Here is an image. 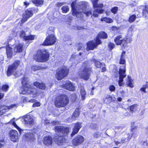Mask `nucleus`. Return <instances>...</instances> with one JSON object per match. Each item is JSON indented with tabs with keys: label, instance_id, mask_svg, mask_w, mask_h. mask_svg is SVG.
Segmentation results:
<instances>
[{
	"label": "nucleus",
	"instance_id": "nucleus-1",
	"mask_svg": "<svg viewBox=\"0 0 148 148\" xmlns=\"http://www.w3.org/2000/svg\"><path fill=\"white\" fill-rule=\"evenodd\" d=\"M22 84L23 87L20 91V94H23L36 95L38 94V90L34 88H32L29 82V79L27 77H24L22 81Z\"/></svg>",
	"mask_w": 148,
	"mask_h": 148
},
{
	"label": "nucleus",
	"instance_id": "nucleus-2",
	"mask_svg": "<svg viewBox=\"0 0 148 148\" xmlns=\"http://www.w3.org/2000/svg\"><path fill=\"white\" fill-rule=\"evenodd\" d=\"M114 40L116 45H122V48H124L127 43H130L132 41V37L131 36H126L123 38L122 35L119 34L115 37Z\"/></svg>",
	"mask_w": 148,
	"mask_h": 148
},
{
	"label": "nucleus",
	"instance_id": "nucleus-3",
	"mask_svg": "<svg viewBox=\"0 0 148 148\" xmlns=\"http://www.w3.org/2000/svg\"><path fill=\"white\" fill-rule=\"evenodd\" d=\"M69 102L68 98L66 95H61L56 98L55 104L57 107H62L66 106Z\"/></svg>",
	"mask_w": 148,
	"mask_h": 148
},
{
	"label": "nucleus",
	"instance_id": "nucleus-4",
	"mask_svg": "<svg viewBox=\"0 0 148 148\" xmlns=\"http://www.w3.org/2000/svg\"><path fill=\"white\" fill-rule=\"evenodd\" d=\"M56 130L59 132L60 136L59 137L58 141L61 143L64 141V138L63 137V136H65L68 134L69 132V129L68 127H64L56 126L55 127Z\"/></svg>",
	"mask_w": 148,
	"mask_h": 148
},
{
	"label": "nucleus",
	"instance_id": "nucleus-5",
	"mask_svg": "<svg viewBox=\"0 0 148 148\" xmlns=\"http://www.w3.org/2000/svg\"><path fill=\"white\" fill-rule=\"evenodd\" d=\"M125 65H122L120 67L119 72L117 71L116 73H115V76L116 77H118L119 75V86L123 85V78L126 76L125 73Z\"/></svg>",
	"mask_w": 148,
	"mask_h": 148
},
{
	"label": "nucleus",
	"instance_id": "nucleus-6",
	"mask_svg": "<svg viewBox=\"0 0 148 148\" xmlns=\"http://www.w3.org/2000/svg\"><path fill=\"white\" fill-rule=\"evenodd\" d=\"M21 63L20 61L16 60L13 64L9 66L7 72V76L9 77L12 75H15L16 69Z\"/></svg>",
	"mask_w": 148,
	"mask_h": 148
},
{
	"label": "nucleus",
	"instance_id": "nucleus-7",
	"mask_svg": "<svg viewBox=\"0 0 148 148\" xmlns=\"http://www.w3.org/2000/svg\"><path fill=\"white\" fill-rule=\"evenodd\" d=\"M87 3L86 2H81L79 3V5L80 6V9L79 14L78 15V18L82 17V13H84L87 16H88L92 14V11H86V9L87 8Z\"/></svg>",
	"mask_w": 148,
	"mask_h": 148
},
{
	"label": "nucleus",
	"instance_id": "nucleus-8",
	"mask_svg": "<svg viewBox=\"0 0 148 148\" xmlns=\"http://www.w3.org/2000/svg\"><path fill=\"white\" fill-rule=\"evenodd\" d=\"M34 58L38 62H46L48 60V55L45 52L42 53L38 51L36 55L34 56Z\"/></svg>",
	"mask_w": 148,
	"mask_h": 148
},
{
	"label": "nucleus",
	"instance_id": "nucleus-9",
	"mask_svg": "<svg viewBox=\"0 0 148 148\" xmlns=\"http://www.w3.org/2000/svg\"><path fill=\"white\" fill-rule=\"evenodd\" d=\"M91 72V68L88 67L84 68L83 70L79 73L80 77L85 80H88L90 74Z\"/></svg>",
	"mask_w": 148,
	"mask_h": 148
},
{
	"label": "nucleus",
	"instance_id": "nucleus-10",
	"mask_svg": "<svg viewBox=\"0 0 148 148\" xmlns=\"http://www.w3.org/2000/svg\"><path fill=\"white\" fill-rule=\"evenodd\" d=\"M56 38L53 34H49L43 42V45L49 46L54 44L56 42Z\"/></svg>",
	"mask_w": 148,
	"mask_h": 148
},
{
	"label": "nucleus",
	"instance_id": "nucleus-11",
	"mask_svg": "<svg viewBox=\"0 0 148 148\" xmlns=\"http://www.w3.org/2000/svg\"><path fill=\"white\" fill-rule=\"evenodd\" d=\"M36 10V11L38 10L37 8H32L26 10L23 15V18L21 19V23H23L27 20V19L32 16L33 15V10Z\"/></svg>",
	"mask_w": 148,
	"mask_h": 148
},
{
	"label": "nucleus",
	"instance_id": "nucleus-12",
	"mask_svg": "<svg viewBox=\"0 0 148 148\" xmlns=\"http://www.w3.org/2000/svg\"><path fill=\"white\" fill-rule=\"evenodd\" d=\"M101 43V42L97 38L96 40L95 41H90L87 44L86 49L87 51L93 50L96 47L99 45Z\"/></svg>",
	"mask_w": 148,
	"mask_h": 148
},
{
	"label": "nucleus",
	"instance_id": "nucleus-13",
	"mask_svg": "<svg viewBox=\"0 0 148 148\" xmlns=\"http://www.w3.org/2000/svg\"><path fill=\"white\" fill-rule=\"evenodd\" d=\"M68 73V71L66 69H61L58 70L56 77L58 80H60L65 77Z\"/></svg>",
	"mask_w": 148,
	"mask_h": 148
},
{
	"label": "nucleus",
	"instance_id": "nucleus-14",
	"mask_svg": "<svg viewBox=\"0 0 148 148\" xmlns=\"http://www.w3.org/2000/svg\"><path fill=\"white\" fill-rule=\"evenodd\" d=\"M16 104H12L9 106L0 105V116L3 115L10 110L16 107Z\"/></svg>",
	"mask_w": 148,
	"mask_h": 148
},
{
	"label": "nucleus",
	"instance_id": "nucleus-15",
	"mask_svg": "<svg viewBox=\"0 0 148 148\" xmlns=\"http://www.w3.org/2000/svg\"><path fill=\"white\" fill-rule=\"evenodd\" d=\"M61 87L69 91H74L75 87L74 85L69 81H66V83L61 86Z\"/></svg>",
	"mask_w": 148,
	"mask_h": 148
},
{
	"label": "nucleus",
	"instance_id": "nucleus-16",
	"mask_svg": "<svg viewBox=\"0 0 148 148\" xmlns=\"http://www.w3.org/2000/svg\"><path fill=\"white\" fill-rule=\"evenodd\" d=\"M11 140L14 142L17 141L18 139V134L17 131L14 130H11L10 133Z\"/></svg>",
	"mask_w": 148,
	"mask_h": 148
},
{
	"label": "nucleus",
	"instance_id": "nucleus-17",
	"mask_svg": "<svg viewBox=\"0 0 148 148\" xmlns=\"http://www.w3.org/2000/svg\"><path fill=\"white\" fill-rule=\"evenodd\" d=\"M84 140V138L83 136L79 135L76 136L73 140V143L74 145L76 146L83 143Z\"/></svg>",
	"mask_w": 148,
	"mask_h": 148
},
{
	"label": "nucleus",
	"instance_id": "nucleus-18",
	"mask_svg": "<svg viewBox=\"0 0 148 148\" xmlns=\"http://www.w3.org/2000/svg\"><path fill=\"white\" fill-rule=\"evenodd\" d=\"M23 117L25 124L32 125L34 123V120L32 116L27 115L24 116Z\"/></svg>",
	"mask_w": 148,
	"mask_h": 148
},
{
	"label": "nucleus",
	"instance_id": "nucleus-19",
	"mask_svg": "<svg viewBox=\"0 0 148 148\" xmlns=\"http://www.w3.org/2000/svg\"><path fill=\"white\" fill-rule=\"evenodd\" d=\"M82 127L81 123L78 122L74 124V126L73 130V132L71 134V136H73L75 134H77L80 128Z\"/></svg>",
	"mask_w": 148,
	"mask_h": 148
},
{
	"label": "nucleus",
	"instance_id": "nucleus-20",
	"mask_svg": "<svg viewBox=\"0 0 148 148\" xmlns=\"http://www.w3.org/2000/svg\"><path fill=\"white\" fill-rule=\"evenodd\" d=\"M44 144L47 146L51 145L52 143V140L50 136L44 137L43 139Z\"/></svg>",
	"mask_w": 148,
	"mask_h": 148
},
{
	"label": "nucleus",
	"instance_id": "nucleus-21",
	"mask_svg": "<svg viewBox=\"0 0 148 148\" xmlns=\"http://www.w3.org/2000/svg\"><path fill=\"white\" fill-rule=\"evenodd\" d=\"M79 108H77L76 109L72 117L71 118L68 119V121L69 122H71L73 120H74L79 115Z\"/></svg>",
	"mask_w": 148,
	"mask_h": 148
},
{
	"label": "nucleus",
	"instance_id": "nucleus-22",
	"mask_svg": "<svg viewBox=\"0 0 148 148\" xmlns=\"http://www.w3.org/2000/svg\"><path fill=\"white\" fill-rule=\"evenodd\" d=\"M13 50L15 52H21L23 50V45L21 43L16 44L14 46Z\"/></svg>",
	"mask_w": 148,
	"mask_h": 148
},
{
	"label": "nucleus",
	"instance_id": "nucleus-23",
	"mask_svg": "<svg viewBox=\"0 0 148 148\" xmlns=\"http://www.w3.org/2000/svg\"><path fill=\"white\" fill-rule=\"evenodd\" d=\"M25 138V140L27 141H33L34 139V135L32 133H26L24 136Z\"/></svg>",
	"mask_w": 148,
	"mask_h": 148
},
{
	"label": "nucleus",
	"instance_id": "nucleus-24",
	"mask_svg": "<svg viewBox=\"0 0 148 148\" xmlns=\"http://www.w3.org/2000/svg\"><path fill=\"white\" fill-rule=\"evenodd\" d=\"M75 3L74 2H73L71 4V6L72 11V14L73 16H75L76 17H78V15L79 14V13H80L79 12L80 8H79V10H76L75 9ZM80 13L81 12H80Z\"/></svg>",
	"mask_w": 148,
	"mask_h": 148
},
{
	"label": "nucleus",
	"instance_id": "nucleus-25",
	"mask_svg": "<svg viewBox=\"0 0 148 148\" xmlns=\"http://www.w3.org/2000/svg\"><path fill=\"white\" fill-rule=\"evenodd\" d=\"M125 51H123L121 55L119 61V63L120 64H125L126 61L125 59Z\"/></svg>",
	"mask_w": 148,
	"mask_h": 148
},
{
	"label": "nucleus",
	"instance_id": "nucleus-26",
	"mask_svg": "<svg viewBox=\"0 0 148 148\" xmlns=\"http://www.w3.org/2000/svg\"><path fill=\"white\" fill-rule=\"evenodd\" d=\"M99 0H92L93 7L94 8H102L103 7V5L102 3L98 4Z\"/></svg>",
	"mask_w": 148,
	"mask_h": 148
},
{
	"label": "nucleus",
	"instance_id": "nucleus-27",
	"mask_svg": "<svg viewBox=\"0 0 148 148\" xmlns=\"http://www.w3.org/2000/svg\"><path fill=\"white\" fill-rule=\"evenodd\" d=\"M34 85L37 88L41 89H44L46 88V86L43 83H41L38 82H35L34 83Z\"/></svg>",
	"mask_w": 148,
	"mask_h": 148
},
{
	"label": "nucleus",
	"instance_id": "nucleus-28",
	"mask_svg": "<svg viewBox=\"0 0 148 148\" xmlns=\"http://www.w3.org/2000/svg\"><path fill=\"white\" fill-rule=\"evenodd\" d=\"M12 48L9 46H7L6 47V54L8 58H11L12 57Z\"/></svg>",
	"mask_w": 148,
	"mask_h": 148
},
{
	"label": "nucleus",
	"instance_id": "nucleus-29",
	"mask_svg": "<svg viewBox=\"0 0 148 148\" xmlns=\"http://www.w3.org/2000/svg\"><path fill=\"white\" fill-rule=\"evenodd\" d=\"M132 136L129 134H127L124 135V136L121 139V142L124 143L126 142V140L127 139V141L129 140L131 138Z\"/></svg>",
	"mask_w": 148,
	"mask_h": 148
},
{
	"label": "nucleus",
	"instance_id": "nucleus-30",
	"mask_svg": "<svg viewBox=\"0 0 148 148\" xmlns=\"http://www.w3.org/2000/svg\"><path fill=\"white\" fill-rule=\"evenodd\" d=\"M10 124H11L13 125L19 131L20 134L21 133V131H23V130L21 129L19 127L17 126L16 124V123L14 122V119H12L9 122Z\"/></svg>",
	"mask_w": 148,
	"mask_h": 148
},
{
	"label": "nucleus",
	"instance_id": "nucleus-31",
	"mask_svg": "<svg viewBox=\"0 0 148 148\" xmlns=\"http://www.w3.org/2000/svg\"><path fill=\"white\" fill-rule=\"evenodd\" d=\"M103 10L101 9H97L93 11V16L94 17H98V14L96 13H98L100 14H102L103 13Z\"/></svg>",
	"mask_w": 148,
	"mask_h": 148
},
{
	"label": "nucleus",
	"instance_id": "nucleus-32",
	"mask_svg": "<svg viewBox=\"0 0 148 148\" xmlns=\"http://www.w3.org/2000/svg\"><path fill=\"white\" fill-rule=\"evenodd\" d=\"M80 93L82 96V100H84L85 99V97L86 95V92L83 87H82L80 88Z\"/></svg>",
	"mask_w": 148,
	"mask_h": 148
},
{
	"label": "nucleus",
	"instance_id": "nucleus-33",
	"mask_svg": "<svg viewBox=\"0 0 148 148\" xmlns=\"http://www.w3.org/2000/svg\"><path fill=\"white\" fill-rule=\"evenodd\" d=\"M98 36V39H99V37H100L101 38L103 39L106 38H107V34L105 33V32H101L97 36L96 39L97 38V37Z\"/></svg>",
	"mask_w": 148,
	"mask_h": 148
},
{
	"label": "nucleus",
	"instance_id": "nucleus-34",
	"mask_svg": "<svg viewBox=\"0 0 148 148\" xmlns=\"http://www.w3.org/2000/svg\"><path fill=\"white\" fill-rule=\"evenodd\" d=\"M94 62L95 63V66L97 68H101L102 66L105 65L104 63H102L99 61L95 59L94 60Z\"/></svg>",
	"mask_w": 148,
	"mask_h": 148
},
{
	"label": "nucleus",
	"instance_id": "nucleus-35",
	"mask_svg": "<svg viewBox=\"0 0 148 148\" xmlns=\"http://www.w3.org/2000/svg\"><path fill=\"white\" fill-rule=\"evenodd\" d=\"M128 81L127 82L126 84L127 86L131 87L133 88L134 85L132 83V80L131 79V77H130L128 76Z\"/></svg>",
	"mask_w": 148,
	"mask_h": 148
},
{
	"label": "nucleus",
	"instance_id": "nucleus-36",
	"mask_svg": "<svg viewBox=\"0 0 148 148\" xmlns=\"http://www.w3.org/2000/svg\"><path fill=\"white\" fill-rule=\"evenodd\" d=\"M101 21H105L106 22L108 23H112L113 22V20L112 19L108 17L102 18L101 19Z\"/></svg>",
	"mask_w": 148,
	"mask_h": 148
},
{
	"label": "nucleus",
	"instance_id": "nucleus-37",
	"mask_svg": "<svg viewBox=\"0 0 148 148\" xmlns=\"http://www.w3.org/2000/svg\"><path fill=\"white\" fill-rule=\"evenodd\" d=\"M138 109V106L136 104H134L130 107V111L132 113Z\"/></svg>",
	"mask_w": 148,
	"mask_h": 148
},
{
	"label": "nucleus",
	"instance_id": "nucleus-38",
	"mask_svg": "<svg viewBox=\"0 0 148 148\" xmlns=\"http://www.w3.org/2000/svg\"><path fill=\"white\" fill-rule=\"evenodd\" d=\"M131 130L132 132H134L132 134V136L134 137H136L139 134L138 131L137 130H135L134 128H133Z\"/></svg>",
	"mask_w": 148,
	"mask_h": 148
},
{
	"label": "nucleus",
	"instance_id": "nucleus-39",
	"mask_svg": "<svg viewBox=\"0 0 148 148\" xmlns=\"http://www.w3.org/2000/svg\"><path fill=\"white\" fill-rule=\"evenodd\" d=\"M32 2L37 6L42 4L43 2L42 0H33Z\"/></svg>",
	"mask_w": 148,
	"mask_h": 148
},
{
	"label": "nucleus",
	"instance_id": "nucleus-40",
	"mask_svg": "<svg viewBox=\"0 0 148 148\" xmlns=\"http://www.w3.org/2000/svg\"><path fill=\"white\" fill-rule=\"evenodd\" d=\"M35 36L34 35H30L28 36H26L25 37V40H33L34 39Z\"/></svg>",
	"mask_w": 148,
	"mask_h": 148
},
{
	"label": "nucleus",
	"instance_id": "nucleus-41",
	"mask_svg": "<svg viewBox=\"0 0 148 148\" xmlns=\"http://www.w3.org/2000/svg\"><path fill=\"white\" fill-rule=\"evenodd\" d=\"M62 10L63 12L66 13L69 10V8L68 6H64L62 7Z\"/></svg>",
	"mask_w": 148,
	"mask_h": 148
},
{
	"label": "nucleus",
	"instance_id": "nucleus-42",
	"mask_svg": "<svg viewBox=\"0 0 148 148\" xmlns=\"http://www.w3.org/2000/svg\"><path fill=\"white\" fill-rule=\"evenodd\" d=\"M136 16L135 15H133L131 16L130 17L129 19V22L132 23L134 21L136 18Z\"/></svg>",
	"mask_w": 148,
	"mask_h": 148
},
{
	"label": "nucleus",
	"instance_id": "nucleus-43",
	"mask_svg": "<svg viewBox=\"0 0 148 148\" xmlns=\"http://www.w3.org/2000/svg\"><path fill=\"white\" fill-rule=\"evenodd\" d=\"M115 46V45L113 43L110 42L108 45V47L111 50L113 49Z\"/></svg>",
	"mask_w": 148,
	"mask_h": 148
},
{
	"label": "nucleus",
	"instance_id": "nucleus-44",
	"mask_svg": "<svg viewBox=\"0 0 148 148\" xmlns=\"http://www.w3.org/2000/svg\"><path fill=\"white\" fill-rule=\"evenodd\" d=\"M54 32V28L53 27H50L49 28L48 30V34L52 33L53 34Z\"/></svg>",
	"mask_w": 148,
	"mask_h": 148
},
{
	"label": "nucleus",
	"instance_id": "nucleus-45",
	"mask_svg": "<svg viewBox=\"0 0 148 148\" xmlns=\"http://www.w3.org/2000/svg\"><path fill=\"white\" fill-rule=\"evenodd\" d=\"M40 66L36 65H33L32 67V70L34 71H36L40 69Z\"/></svg>",
	"mask_w": 148,
	"mask_h": 148
},
{
	"label": "nucleus",
	"instance_id": "nucleus-46",
	"mask_svg": "<svg viewBox=\"0 0 148 148\" xmlns=\"http://www.w3.org/2000/svg\"><path fill=\"white\" fill-rule=\"evenodd\" d=\"M8 86L6 85H3L2 88V89L3 91L6 92L8 88Z\"/></svg>",
	"mask_w": 148,
	"mask_h": 148
},
{
	"label": "nucleus",
	"instance_id": "nucleus-47",
	"mask_svg": "<svg viewBox=\"0 0 148 148\" xmlns=\"http://www.w3.org/2000/svg\"><path fill=\"white\" fill-rule=\"evenodd\" d=\"M20 36L21 37L23 38L24 39H25V37L26 36H25V33L24 31H22L20 32Z\"/></svg>",
	"mask_w": 148,
	"mask_h": 148
},
{
	"label": "nucleus",
	"instance_id": "nucleus-48",
	"mask_svg": "<svg viewBox=\"0 0 148 148\" xmlns=\"http://www.w3.org/2000/svg\"><path fill=\"white\" fill-rule=\"evenodd\" d=\"M117 10L118 8L116 7H115L113 8L111 10V12L114 14L116 13Z\"/></svg>",
	"mask_w": 148,
	"mask_h": 148
},
{
	"label": "nucleus",
	"instance_id": "nucleus-49",
	"mask_svg": "<svg viewBox=\"0 0 148 148\" xmlns=\"http://www.w3.org/2000/svg\"><path fill=\"white\" fill-rule=\"evenodd\" d=\"M109 89L111 91H114L115 90V87L114 85H111L109 86Z\"/></svg>",
	"mask_w": 148,
	"mask_h": 148
},
{
	"label": "nucleus",
	"instance_id": "nucleus-50",
	"mask_svg": "<svg viewBox=\"0 0 148 148\" xmlns=\"http://www.w3.org/2000/svg\"><path fill=\"white\" fill-rule=\"evenodd\" d=\"M5 142L3 139H0V148L2 147L4 145Z\"/></svg>",
	"mask_w": 148,
	"mask_h": 148
},
{
	"label": "nucleus",
	"instance_id": "nucleus-51",
	"mask_svg": "<svg viewBox=\"0 0 148 148\" xmlns=\"http://www.w3.org/2000/svg\"><path fill=\"white\" fill-rule=\"evenodd\" d=\"M97 127V125L93 123H91L90 125V127L92 129H95Z\"/></svg>",
	"mask_w": 148,
	"mask_h": 148
},
{
	"label": "nucleus",
	"instance_id": "nucleus-52",
	"mask_svg": "<svg viewBox=\"0 0 148 148\" xmlns=\"http://www.w3.org/2000/svg\"><path fill=\"white\" fill-rule=\"evenodd\" d=\"M40 105V103L39 102H37L36 103H34L33 105V107H38Z\"/></svg>",
	"mask_w": 148,
	"mask_h": 148
},
{
	"label": "nucleus",
	"instance_id": "nucleus-53",
	"mask_svg": "<svg viewBox=\"0 0 148 148\" xmlns=\"http://www.w3.org/2000/svg\"><path fill=\"white\" fill-rule=\"evenodd\" d=\"M144 88V87L143 86L142 87L140 88V91L143 92L144 93H146L147 92Z\"/></svg>",
	"mask_w": 148,
	"mask_h": 148
},
{
	"label": "nucleus",
	"instance_id": "nucleus-54",
	"mask_svg": "<svg viewBox=\"0 0 148 148\" xmlns=\"http://www.w3.org/2000/svg\"><path fill=\"white\" fill-rule=\"evenodd\" d=\"M147 12V10L146 7H145L143 9V14H145Z\"/></svg>",
	"mask_w": 148,
	"mask_h": 148
},
{
	"label": "nucleus",
	"instance_id": "nucleus-55",
	"mask_svg": "<svg viewBox=\"0 0 148 148\" xmlns=\"http://www.w3.org/2000/svg\"><path fill=\"white\" fill-rule=\"evenodd\" d=\"M143 86L144 87V88L145 90L146 89L148 88V82H146V84L143 85Z\"/></svg>",
	"mask_w": 148,
	"mask_h": 148
},
{
	"label": "nucleus",
	"instance_id": "nucleus-56",
	"mask_svg": "<svg viewBox=\"0 0 148 148\" xmlns=\"http://www.w3.org/2000/svg\"><path fill=\"white\" fill-rule=\"evenodd\" d=\"M76 28L78 30H81L84 29L83 27L82 26H77L76 27Z\"/></svg>",
	"mask_w": 148,
	"mask_h": 148
},
{
	"label": "nucleus",
	"instance_id": "nucleus-57",
	"mask_svg": "<svg viewBox=\"0 0 148 148\" xmlns=\"http://www.w3.org/2000/svg\"><path fill=\"white\" fill-rule=\"evenodd\" d=\"M4 96V94L3 93L0 92V99L3 98Z\"/></svg>",
	"mask_w": 148,
	"mask_h": 148
},
{
	"label": "nucleus",
	"instance_id": "nucleus-58",
	"mask_svg": "<svg viewBox=\"0 0 148 148\" xmlns=\"http://www.w3.org/2000/svg\"><path fill=\"white\" fill-rule=\"evenodd\" d=\"M112 29L113 30H117L119 29V28L116 26H113L112 27Z\"/></svg>",
	"mask_w": 148,
	"mask_h": 148
},
{
	"label": "nucleus",
	"instance_id": "nucleus-59",
	"mask_svg": "<svg viewBox=\"0 0 148 148\" xmlns=\"http://www.w3.org/2000/svg\"><path fill=\"white\" fill-rule=\"evenodd\" d=\"M111 98V97H110V96L109 95H107L106 97L105 98H104L103 99L104 100V101H105V100L107 99H108V98Z\"/></svg>",
	"mask_w": 148,
	"mask_h": 148
},
{
	"label": "nucleus",
	"instance_id": "nucleus-60",
	"mask_svg": "<svg viewBox=\"0 0 148 148\" xmlns=\"http://www.w3.org/2000/svg\"><path fill=\"white\" fill-rule=\"evenodd\" d=\"M143 145L147 146H148V143L147 142H143Z\"/></svg>",
	"mask_w": 148,
	"mask_h": 148
},
{
	"label": "nucleus",
	"instance_id": "nucleus-61",
	"mask_svg": "<svg viewBox=\"0 0 148 148\" xmlns=\"http://www.w3.org/2000/svg\"><path fill=\"white\" fill-rule=\"evenodd\" d=\"M63 5V3H58L57 4V5L58 6H60Z\"/></svg>",
	"mask_w": 148,
	"mask_h": 148
},
{
	"label": "nucleus",
	"instance_id": "nucleus-62",
	"mask_svg": "<svg viewBox=\"0 0 148 148\" xmlns=\"http://www.w3.org/2000/svg\"><path fill=\"white\" fill-rule=\"evenodd\" d=\"M24 5L26 6V8L27 6L29 5V3L28 2H24Z\"/></svg>",
	"mask_w": 148,
	"mask_h": 148
},
{
	"label": "nucleus",
	"instance_id": "nucleus-63",
	"mask_svg": "<svg viewBox=\"0 0 148 148\" xmlns=\"http://www.w3.org/2000/svg\"><path fill=\"white\" fill-rule=\"evenodd\" d=\"M106 68L104 67H102V72H104V71H105L106 70Z\"/></svg>",
	"mask_w": 148,
	"mask_h": 148
},
{
	"label": "nucleus",
	"instance_id": "nucleus-64",
	"mask_svg": "<svg viewBox=\"0 0 148 148\" xmlns=\"http://www.w3.org/2000/svg\"><path fill=\"white\" fill-rule=\"evenodd\" d=\"M94 137H95L96 138H97L98 137V134H97V133H95V134H94Z\"/></svg>",
	"mask_w": 148,
	"mask_h": 148
}]
</instances>
